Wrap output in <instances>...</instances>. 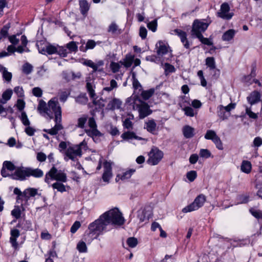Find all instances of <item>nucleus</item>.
I'll return each mask as SVG.
<instances>
[{"mask_svg":"<svg viewBox=\"0 0 262 262\" xmlns=\"http://www.w3.org/2000/svg\"><path fill=\"white\" fill-rule=\"evenodd\" d=\"M48 109L53 114L54 113L55 117L54 121L55 125L51 129H43V131L51 135H56L58 132L63 128L61 125V108L59 104L58 99L56 97H54L49 101Z\"/></svg>","mask_w":262,"mask_h":262,"instance_id":"1","label":"nucleus"},{"mask_svg":"<svg viewBox=\"0 0 262 262\" xmlns=\"http://www.w3.org/2000/svg\"><path fill=\"white\" fill-rule=\"evenodd\" d=\"M107 225L104 222L103 218L100 217L94 222H92L89 225L88 235L90 236V241L97 238L98 236L102 234L103 232H106L108 230L107 229Z\"/></svg>","mask_w":262,"mask_h":262,"instance_id":"2","label":"nucleus"},{"mask_svg":"<svg viewBox=\"0 0 262 262\" xmlns=\"http://www.w3.org/2000/svg\"><path fill=\"white\" fill-rule=\"evenodd\" d=\"M101 216L107 226L110 224L121 225L124 223V219L121 212L117 208H114L103 213Z\"/></svg>","mask_w":262,"mask_h":262,"instance_id":"3","label":"nucleus"},{"mask_svg":"<svg viewBox=\"0 0 262 262\" xmlns=\"http://www.w3.org/2000/svg\"><path fill=\"white\" fill-rule=\"evenodd\" d=\"M51 180H56L57 182L65 183L67 181L66 173L61 170H58L54 166L46 174L45 181L48 184H50Z\"/></svg>","mask_w":262,"mask_h":262,"instance_id":"4","label":"nucleus"},{"mask_svg":"<svg viewBox=\"0 0 262 262\" xmlns=\"http://www.w3.org/2000/svg\"><path fill=\"white\" fill-rule=\"evenodd\" d=\"M95 88L94 80L90 77L87 78L86 79V89L90 97L95 104L103 107L104 106V101L101 99L97 100L98 97L95 93Z\"/></svg>","mask_w":262,"mask_h":262,"instance_id":"5","label":"nucleus"},{"mask_svg":"<svg viewBox=\"0 0 262 262\" xmlns=\"http://www.w3.org/2000/svg\"><path fill=\"white\" fill-rule=\"evenodd\" d=\"M157 48V55L159 60L169 61L172 57V53L168 46L163 42L160 41L156 45Z\"/></svg>","mask_w":262,"mask_h":262,"instance_id":"6","label":"nucleus"},{"mask_svg":"<svg viewBox=\"0 0 262 262\" xmlns=\"http://www.w3.org/2000/svg\"><path fill=\"white\" fill-rule=\"evenodd\" d=\"M86 143L84 140L78 145L69 147L66 151V156L72 161H75L77 156H81L82 149H85Z\"/></svg>","mask_w":262,"mask_h":262,"instance_id":"7","label":"nucleus"},{"mask_svg":"<svg viewBox=\"0 0 262 262\" xmlns=\"http://www.w3.org/2000/svg\"><path fill=\"white\" fill-rule=\"evenodd\" d=\"M206 201V197L203 194H199L196 197L194 201L182 209L183 213H188L198 210L202 207Z\"/></svg>","mask_w":262,"mask_h":262,"instance_id":"8","label":"nucleus"},{"mask_svg":"<svg viewBox=\"0 0 262 262\" xmlns=\"http://www.w3.org/2000/svg\"><path fill=\"white\" fill-rule=\"evenodd\" d=\"M204 138L206 140H211L218 149L223 150L224 149L222 141L214 130H207L204 135Z\"/></svg>","mask_w":262,"mask_h":262,"instance_id":"9","label":"nucleus"},{"mask_svg":"<svg viewBox=\"0 0 262 262\" xmlns=\"http://www.w3.org/2000/svg\"><path fill=\"white\" fill-rule=\"evenodd\" d=\"M204 138L206 140H211L218 149L223 150L224 149L222 141L214 130H207L204 135Z\"/></svg>","mask_w":262,"mask_h":262,"instance_id":"10","label":"nucleus"},{"mask_svg":"<svg viewBox=\"0 0 262 262\" xmlns=\"http://www.w3.org/2000/svg\"><path fill=\"white\" fill-rule=\"evenodd\" d=\"M208 26L209 24L204 20L195 19L192 25V35L196 37L199 36V34H202L207 29Z\"/></svg>","mask_w":262,"mask_h":262,"instance_id":"11","label":"nucleus"},{"mask_svg":"<svg viewBox=\"0 0 262 262\" xmlns=\"http://www.w3.org/2000/svg\"><path fill=\"white\" fill-rule=\"evenodd\" d=\"M13 179L24 181L29 177V167H18L15 169L14 172L11 174Z\"/></svg>","mask_w":262,"mask_h":262,"instance_id":"12","label":"nucleus"},{"mask_svg":"<svg viewBox=\"0 0 262 262\" xmlns=\"http://www.w3.org/2000/svg\"><path fill=\"white\" fill-rule=\"evenodd\" d=\"M149 156L147 162L151 165H156L162 159L163 153L158 149H152L149 153Z\"/></svg>","mask_w":262,"mask_h":262,"instance_id":"13","label":"nucleus"},{"mask_svg":"<svg viewBox=\"0 0 262 262\" xmlns=\"http://www.w3.org/2000/svg\"><path fill=\"white\" fill-rule=\"evenodd\" d=\"M88 123L90 129H86L85 132L89 136L93 138L94 140L95 137H99L101 136V134L97 129V125L93 118H89Z\"/></svg>","mask_w":262,"mask_h":262,"instance_id":"14","label":"nucleus"},{"mask_svg":"<svg viewBox=\"0 0 262 262\" xmlns=\"http://www.w3.org/2000/svg\"><path fill=\"white\" fill-rule=\"evenodd\" d=\"M230 7L228 3H224L221 6L220 11L217 12V16L224 19H230L233 16V13L229 12Z\"/></svg>","mask_w":262,"mask_h":262,"instance_id":"15","label":"nucleus"},{"mask_svg":"<svg viewBox=\"0 0 262 262\" xmlns=\"http://www.w3.org/2000/svg\"><path fill=\"white\" fill-rule=\"evenodd\" d=\"M37 111L41 115L45 117H49L50 119L53 118L52 113L48 109V106H47L46 103L42 100L39 101Z\"/></svg>","mask_w":262,"mask_h":262,"instance_id":"16","label":"nucleus"},{"mask_svg":"<svg viewBox=\"0 0 262 262\" xmlns=\"http://www.w3.org/2000/svg\"><path fill=\"white\" fill-rule=\"evenodd\" d=\"M136 106L138 109L139 116L141 118H145L151 113L148 105L144 102L140 101V103L137 104Z\"/></svg>","mask_w":262,"mask_h":262,"instance_id":"17","label":"nucleus"},{"mask_svg":"<svg viewBox=\"0 0 262 262\" xmlns=\"http://www.w3.org/2000/svg\"><path fill=\"white\" fill-rule=\"evenodd\" d=\"M103 166L104 170L102 175V179L103 181L108 182L112 177L111 163L106 161L104 163Z\"/></svg>","mask_w":262,"mask_h":262,"instance_id":"18","label":"nucleus"},{"mask_svg":"<svg viewBox=\"0 0 262 262\" xmlns=\"http://www.w3.org/2000/svg\"><path fill=\"white\" fill-rule=\"evenodd\" d=\"M121 138L125 140H130L133 139H136L138 140L142 141V143H145L147 141V139L143 138L142 137H138L133 132H126L123 133L121 136Z\"/></svg>","mask_w":262,"mask_h":262,"instance_id":"19","label":"nucleus"},{"mask_svg":"<svg viewBox=\"0 0 262 262\" xmlns=\"http://www.w3.org/2000/svg\"><path fill=\"white\" fill-rule=\"evenodd\" d=\"M38 46V51L39 53L42 54L48 53L49 55L56 54L57 52V46H54L50 44L46 45L44 47H39Z\"/></svg>","mask_w":262,"mask_h":262,"instance_id":"20","label":"nucleus"},{"mask_svg":"<svg viewBox=\"0 0 262 262\" xmlns=\"http://www.w3.org/2000/svg\"><path fill=\"white\" fill-rule=\"evenodd\" d=\"M11 237L10 238V242L12 247L16 249L18 248V243L17 242V238L20 235L19 231L18 229H14L11 230Z\"/></svg>","mask_w":262,"mask_h":262,"instance_id":"21","label":"nucleus"},{"mask_svg":"<svg viewBox=\"0 0 262 262\" xmlns=\"http://www.w3.org/2000/svg\"><path fill=\"white\" fill-rule=\"evenodd\" d=\"M174 32L180 38L181 41L183 44L184 47L186 49L189 48L190 46L187 38L186 33L180 29H176Z\"/></svg>","mask_w":262,"mask_h":262,"instance_id":"22","label":"nucleus"},{"mask_svg":"<svg viewBox=\"0 0 262 262\" xmlns=\"http://www.w3.org/2000/svg\"><path fill=\"white\" fill-rule=\"evenodd\" d=\"M122 102L119 99L114 98L110 100L107 105V108L110 110H118L121 108Z\"/></svg>","mask_w":262,"mask_h":262,"instance_id":"23","label":"nucleus"},{"mask_svg":"<svg viewBox=\"0 0 262 262\" xmlns=\"http://www.w3.org/2000/svg\"><path fill=\"white\" fill-rule=\"evenodd\" d=\"M79 4L80 12L85 17L90 9V5L86 0H79Z\"/></svg>","mask_w":262,"mask_h":262,"instance_id":"24","label":"nucleus"},{"mask_svg":"<svg viewBox=\"0 0 262 262\" xmlns=\"http://www.w3.org/2000/svg\"><path fill=\"white\" fill-rule=\"evenodd\" d=\"M83 64L92 68L94 71H96L99 67L103 65L104 62L102 60H99L97 63H95L91 60L85 59L83 62Z\"/></svg>","mask_w":262,"mask_h":262,"instance_id":"25","label":"nucleus"},{"mask_svg":"<svg viewBox=\"0 0 262 262\" xmlns=\"http://www.w3.org/2000/svg\"><path fill=\"white\" fill-rule=\"evenodd\" d=\"M260 93L258 91H254L247 97V100L251 105H253L260 101Z\"/></svg>","mask_w":262,"mask_h":262,"instance_id":"26","label":"nucleus"},{"mask_svg":"<svg viewBox=\"0 0 262 262\" xmlns=\"http://www.w3.org/2000/svg\"><path fill=\"white\" fill-rule=\"evenodd\" d=\"M182 132L186 138H191L194 135V128L189 125H185L183 127Z\"/></svg>","mask_w":262,"mask_h":262,"instance_id":"27","label":"nucleus"},{"mask_svg":"<svg viewBox=\"0 0 262 262\" xmlns=\"http://www.w3.org/2000/svg\"><path fill=\"white\" fill-rule=\"evenodd\" d=\"M134 56L130 54H127L125 57L121 60L120 62L121 65L124 66L126 68L130 67L134 61Z\"/></svg>","mask_w":262,"mask_h":262,"instance_id":"28","label":"nucleus"},{"mask_svg":"<svg viewBox=\"0 0 262 262\" xmlns=\"http://www.w3.org/2000/svg\"><path fill=\"white\" fill-rule=\"evenodd\" d=\"M29 177L32 176L36 178H41L43 176V172L39 168H32L29 167Z\"/></svg>","mask_w":262,"mask_h":262,"instance_id":"29","label":"nucleus"},{"mask_svg":"<svg viewBox=\"0 0 262 262\" xmlns=\"http://www.w3.org/2000/svg\"><path fill=\"white\" fill-rule=\"evenodd\" d=\"M236 31L233 29H229L226 31L222 35L223 41H228L232 39L235 36Z\"/></svg>","mask_w":262,"mask_h":262,"instance_id":"30","label":"nucleus"},{"mask_svg":"<svg viewBox=\"0 0 262 262\" xmlns=\"http://www.w3.org/2000/svg\"><path fill=\"white\" fill-rule=\"evenodd\" d=\"M37 193V189L33 188H29L25 189L23 192V196L28 201L30 198L35 196Z\"/></svg>","mask_w":262,"mask_h":262,"instance_id":"31","label":"nucleus"},{"mask_svg":"<svg viewBox=\"0 0 262 262\" xmlns=\"http://www.w3.org/2000/svg\"><path fill=\"white\" fill-rule=\"evenodd\" d=\"M0 72L2 73L3 78L7 82L11 80L12 75L11 72L8 71L6 68L0 65Z\"/></svg>","mask_w":262,"mask_h":262,"instance_id":"32","label":"nucleus"},{"mask_svg":"<svg viewBox=\"0 0 262 262\" xmlns=\"http://www.w3.org/2000/svg\"><path fill=\"white\" fill-rule=\"evenodd\" d=\"M217 116L222 120L227 119L229 116V114L225 110L224 106L220 105L217 107Z\"/></svg>","mask_w":262,"mask_h":262,"instance_id":"33","label":"nucleus"},{"mask_svg":"<svg viewBox=\"0 0 262 262\" xmlns=\"http://www.w3.org/2000/svg\"><path fill=\"white\" fill-rule=\"evenodd\" d=\"M12 94L13 91L11 89H7L2 94V99L0 100V103H6L11 99Z\"/></svg>","mask_w":262,"mask_h":262,"instance_id":"34","label":"nucleus"},{"mask_svg":"<svg viewBox=\"0 0 262 262\" xmlns=\"http://www.w3.org/2000/svg\"><path fill=\"white\" fill-rule=\"evenodd\" d=\"M252 169V165L251 163L247 160H244L241 166V170L245 173H249Z\"/></svg>","mask_w":262,"mask_h":262,"instance_id":"35","label":"nucleus"},{"mask_svg":"<svg viewBox=\"0 0 262 262\" xmlns=\"http://www.w3.org/2000/svg\"><path fill=\"white\" fill-rule=\"evenodd\" d=\"M51 186L53 189H56L61 193L66 192L67 191V187H68V186H66L61 182H56L52 184Z\"/></svg>","mask_w":262,"mask_h":262,"instance_id":"36","label":"nucleus"},{"mask_svg":"<svg viewBox=\"0 0 262 262\" xmlns=\"http://www.w3.org/2000/svg\"><path fill=\"white\" fill-rule=\"evenodd\" d=\"M156 123L155 122L151 120H149L145 123V128L147 130L152 134H154L156 129Z\"/></svg>","mask_w":262,"mask_h":262,"instance_id":"37","label":"nucleus"},{"mask_svg":"<svg viewBox=\"0 0 262 262\" xmlns=\"http://www.w3.org/2000/svg\"><path fill=\"white\" fill-rule=\"evenodd\" d=\"M88 116L86 115H82L77 119V122L76 126L80 128H83L87 121Z\"/></svg>","mask_w":262,"mask_h":262,"instance_id":"38","label":"nucleus"},{"mask_svg":"<svg viewBox=\"0 0 262 262\" xmlns=\"http://www.w3.org/2000/svg\"><path fill=\"white\" fill-rule=\"evenodd\" d=\"M19 118L24 125L29 126L30 125V121L29 120L28 116L25 112L22 111L20 115L19 116Z\"/></svg>","mask_w":262,"mask_h":262,"instance_id":"39","label":"nucleus"},{"mask_svg":"<svg viewBox=\"0 0 262 262\" xmlns=\"http://www.w3.org/2000/svg\"><path fill=\"white\" fill-rule=\"evenodd\" d=\"M206 65L210 70H214L216 68L215 59L213 57L206 58L205 60Z\"/></svg>","mask_w":262,"mask_h":262,"instance_id":"40","label":"nucleus"},{"mask_svg":"<svg viewBox=\"0 0 262 262\" xmlns=\"http://www.w3.org/2000/svg\"><path fill=\"white\" fill-rule=\"evenodd\" d=\"M135 170L133 169H130L128 170H127L124 172L122 173V174L120 175H118L117 177L120 176V179L122 180H125L129 179L133 173L134 172Z\"/></svg>","mask_w":262,"mask_h":262,"instance_id":"41","label":"nucleus"},{"mask_svg":"<svg viewBox=\"0 0 262 262\" xmlns=\"http://www.w3.org/2000/svg\"><path fill=\"white\" fill-rule=\"evenodd\" d=\"M134 118L133 116H131L128 118H126L123 123V127L127 129H130L133 128V123L131 121V119H133Z\"/></svg>","mask_w":262,"mask_h":262,"instance_id":"42","label":"nucleus"},{"mask_svg":"<svg viewBox=\"0 0 262 262\" xmlns=\"http://www.w3.org/2000/svg\"><path fill=\"white\" fill-rule=\"evenodd\" d=\"M67 48L69 51V52H76L78 50V47L75 41H71L67 44Z\"/></svg>","mask_w":262,"mask_h":262,"instance_id":"43","label":"nucleus"},{"mask_svg":"<svg viewBox=\"0 0 262 262\" xmlns=\"http://www.w3.org/2000/svg\"><path fill=\"white\" fill-rule=\"evenodd\" d=\"M122 66V65H121L120 62H112L110 64V68L111 69V71L115 73L119 71L120 69L121 68Z\"/></svg>","mask_w":262,"mask_h":262,"instance_id":"44","label":"nucleus"},{"mask_svg":"<svg viewBox=\"0 0 262 262\" xmlns=\"http://www.w3.org/2000/svg\"><path fill=\"white\" fill-rule=\"evenodd\" d=\"M154 90L150 89L147 91H143L141 93L142 98L145 100L148 99L154 93Z\"/></svg>","mask_w":262,"mask_h":262,"instance_id":"45","label":"nucleus"},{"mask_svg":"<svg viewBox=\"0 0 262 262\" xmlns=\"http://www.w3.org/2000/svg\"><path fill=\"white\" fill-rule=\"evenodd\" d=\"M117 87V82L115 80L112 79L110 81V85L104 88L103 90L107 92H111L113 91L114 89H116Z\"/></svg>","mask_w":262,"mask_h":262,"instance_id":"46","label":"nucleus"},{"mask_svg":"<svg viewBox=\"0 0 262 262\" xmlns=\"http://www.w3.org/2000/svg\"><path fill=\"white\" fill-rule=\"evenodd\" d=\"M77 249L79 252L85 253L87 251V247L85 242L83 241L79 242L77 245Z\"/></svg>","mask_w":262,"mask_h":262,"instance_id":"47","label":"nucleus"},{"mask_svg":"<svg viewBox=\"0 0 262 262\" xmlns=\"http://www.w3.org/2000/svg\"><path fill=\"white\" fill-rule=\"evenodd\" d=\"M250 212L257 219H262V211L255 208H251L250 209Z\"/></svg>","mask_w":262,"mask_h":262,"instance_id":"48","label":"nucleus"},{"mask_svg":"<svg viewBox=\"0 0 262 262\" xmlns=\"http://www.w3.org/2000/svg\"><path fill=\"white\" fill-rule=\"evenodd\" d=\"M70 92L67 91H62L59 93V100L61 102H64L66 101Z\"/></svg>","mask_w":262,"mask_h":262,"instance_id":"49","label":"nucleus"},{"mask_svg":"<svg viewBox=\"0 0 262 262\" xmlns=\"http://www.w3.org/2000/svg\"><path fill=\"white\" fill-rule=\"evenodd\" d=\"M196 37L204 45L211 46L213 44V42L209 38L204 37L202 34H199V36H196Z\"/></svg>","mask_w":262,"mask_h":262,"instance_id":"50","label":"nucleus"},{"mask_svg":"<svg viewBox=\"0 0 262 262\" xmlns=\"http://www.w3.org/2000/svg\"><path fill=\"white\" fill-rule=\"evenodd\" d=\"M57 52L56 53L61 57H66L68 54L67 49L63 47L57 46Z\"/></svg>","mask_w":262,"mask_h":262,"instance_id":"51","label":"nucleus"},{"mask_svg":"<svg viewBox=\"0 0 262 262\" xmlns=\"http://www.w3.org/2000/svg\"><path fill=\"white\" fill-rule=\"evenodd\" d=\"M32 70L33 67L29 63H26L23 66V72L27 75L30 74Z\"/></svg>","mask_w":262,"mask_h":262,"instance_id":"52","label":"nucleus"},{"mask_svg":"<svg viewBox=\"0 0 262 262\" xmlns=\"http://www.w3.org/2000/svg\"><path fill=\"white\" fill-rule=\"evenodd\" d=\"M127 244L130 248H135L138 244V240L135 237H129L127 239Z\"/></svg>","mask_w":262,"mask_h":262,"instance_id":"53","label":"nucleus"},{"mask_svg":"<svg viewBox=\"0 0 262 262\" xmlns=\"http://www.w3.org/2000/svg\"><path fill=\"white\" fill-rule=\"evenodd\" d=\"M185 114L189 117H193L196 113L194 112V110L189 106L185 107L183 108Z\"/></svg>","mask_w":262,"mask_h":262,"instance_id":"54","label":"nucleus"},{"mask_svg":"<svg viewBox=\"0 0 262 262\" xmlns=\"http://www.w3.org/2000/svg\"><path fill=\"white\" fill-rule=\"evenodd\" d=\"M3 167L7 168L10 171H13L14 170H15V169L16 168L11 162L8 161H6L4 162Z\"/></svg>","mask_w":262,"mask_h":262,"instance_id":"55","label":"nucleus"},{"mask_svg":"<svg viewBox=\"0 0 262 262\" xmlns=\"http://www.w3.org/2000/svg\"><path fill=\"white\" fill-rule=\"evenodd\" d=\"M118 31V26L114 22L112 23L108 27V32L112 34H115L117 33Z\"/></svg>","mask_w":262,"mask_h":262,"instance_id":"56","label":"nucleus"},{"mask_svg":"<svg viewBox=\"0 0 262 262\" xmlns=\"http://www.w3.org/2000/svg\"><path fill=\"white\" fill-rule=\"evenodd\" d=\"M197 173L194 170H191L187 173V178L190 182H193L196 178Z\"/></svg>","mask_w":262,"mask_h":262,"instance_id":"57","label":"nucleus"},{"mask_svg":"<svg viewBox=\"0 0 262 262\" xmlns=\"http://www.w3.org/2000/svg\"><path fill=\"white\" fill-rule=\"evenodd\" d=\"M164 70L166 75H167L170 73L174 72L175 71L174 67L167 63H165L164 64Z\"/></svg>","mask_w":262,"mask_h":262,"instance_id":"58","label":"nucleus"},{"mask_svg":"<svg viewBox=\"0 0 262 262\" xmlns=\"http://www.w3.org/2000/svg\"><path fill=\"white\" fill-rule=\"evenodd\" d=\"M147 26L149 30L154 32L157 30V21L156 20H154L150 22H149L147 24Z\"/></svg>","mask_w":262,"mask_h":262,"instance_id":"59","label":"nucleus"},{"mask_svg":"<svg viewBox=\"0 0 262 262\" xmlns=\"http://www.w3.org/2000/svg\"><path fill=\"white\" fill-rule=\"evenodd\" d=\"M138 218L141 222H143L146 219L145 210L144 209H141L138 211Z\"/></svg>","mask_w":262,"mask_h":262,"instance_id":"60","label":"nucleus"},{"mask_svg":"<svg viewBox=\"0 0 262 262\" xmlns=\"http://www.w3.org/2000/svg\"><path fill=\"white\" fill-rule=\"evenodd\" d=\"M200 156L204 158H208L211 156V152L207 149H201L200 151Z\"/></svg>","mask_w":262,"mask_h":262,"instance_id":"61","label":"nucleus"},{"mask_svg":"<svg viewBox=\"0 0 262 262\" xmlns=\"http://www.w3.org/2000/svg\"><path fill=\"white\" fill-rule=\"evenodd\" d=\"M26 127L25 129V132L26 134L29 136H32L34 135L36 130L33 127L29 126H26Z\"/></svg>","mask_w":262,"mask_h":262,"instance_id":"62","label":"nucleus"},{"mask_svg":"<svg viewBox=\"0 0 262 262\" xmlns=\"http://www.w3.org/2000/svg\"><path fill=\"white\" fill-rule=\"evenodd\" d=\"M32 93L37 97H40L42 95V91L39 87H35L32 89Z\"/></svg>","mask_w":262,"mask_h":262,"instance_id":"63","label":"nucleus"},{"mask_svg":"<svg viewBox=\"0 0 262 262\" xmlns=\"http://www.w3.org/2000/svg\"><path fill=\"white\" fill-rule=\"evenodd\" d=\"M14 91L19 97H23L24 96V92L22 87L16 86L14 89Z\"/></svg>","mask_w":262,"mask_h":262,"instance_id":"64","label":"nucleus"}]
</instances>
